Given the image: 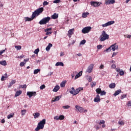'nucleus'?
<instances>
[{
    "instance_id": "52",
    "label": "nucleus",
    "mask_w": 131,
    "mask_h": 131,
    "mask_svg": "<svg viewBox=\"0 0 131 131\" xmlns=\"http://www.w3.org/2000/svg\"><path fill=\"white\" fill-rule=\"evenodd\" d=\"M49 5V2L47 1H44L43 3V6H48Z\"/></svg>"
},
{
    "instance_id": "5",
    "label": "nucleus",
    "mask_w": 131,
    "mask_h": 131,
    "mask_svg": "<svg viewBox=\"0 0 131 131\" xmlns=\"http://www.w3.org/2000/svg\"><path fill=\"white\" fill-rule=\"evenodd\" d=\"M92 30V27H86L83 28L82 30V33L85 34V33H89Z\"/></svg>"
},
{
    "instance_id": "27",
    "label": "nucleus",
    "mask_w": 131,
    "mask_h": 131,
    "mask_svg": "<svg viewBox=\"0 0 131 131\" xmlns=\"http://www.w3.org/2000/svg\"><path fill=\"white\" fill-rule=\"evenodd\" d=\"M66 82H67L66 80L61 82L60 83L61 88H65V84H66Z\"/></svg>"
},
{
    "instance_id": "38",
    "label": "nucleus",
    "mask_w": 131,
    "mask_h": 131,
    "mask_svg": "<svg viewBox=\"0 0 131 131\" xmlns=\"http://www.w3.org/2000/svg\"><path fill=\"white\" fill-rule=\"evenodd\" d=\"M102 91V90H101V89H99V88H98V89H97L96 90V93H97V94H101V92Z\"/></svg>"
},
{
    "instance_id": "62",
    "label": "nucleus",
    "mask_w": 131,
    "mask_h": 131,
    "mask_svg": "<svg viewBox=\"0 0 131 131\" xmlns=\"http://www.w3.org/2000/svg\"><path fill=\"white\" fill-rule=\"evenodd\" d=\"M27 88V86L26 84L23 85V86L21 87V89H26Z\"/></svg>"
},
{
    "instance_id": "9",
    "label": "nucleus",
    "mask_w": 131,
    "mask_h": 131,
    "mask_svg": "<svg viewBox=\"0 0 131 131\" xmlns=\"http://www.w3.org/2000/svg\"><path fill=\"white\" fill-rule=\"evenodd\" d=\"M115 21L114 20L108 21L107 23L102 24L101 26L103 27H107V26H110V25H112L113 24H114Z\"/></svg>"
},
{
    "instance_id": "48",
    "label": "nucleus",
    "mask_w": 131,
    "mask_h": 131,
    "mask_svg": "<svg viewBox=\"0 0 131 131\" xmlns=\"http://www.w3.org/2000/svg\"><path fill=\"white\" fill-rule=\"evenodd\" d=\"M61 2V0H55L53 1L54 4H59Z\"/></svg>"
},
{
    "instance_id": "59",
    "label": "nucleus",
    "mask_w": 131,
    "mask_h": 131,
    "mask_svg": "<svg viewBox=\"0 0 131 131\" xmlns=\"http://www.w3.org/2000/svg\"><path fill=\"white\" fill-rule=\"evenodd\" d=\"M50 34H52V32L47 31L46 32V35H50Z\"/></svg>"
},
{
    "instance_id": "33",
    "label": "nucleus",
    "mask_w": 131,
    "mask_h": 131,
    "mask_svg": "<svg viewBox=\"0 0 131 131\" xmlns=\"http://www.w3.org/2000/svg\"><path fill=\"white\" fill-rule=\"evenodd\" d=\"M14 117V113H11L8 115L7 118L8 119H10V118H12Z\"/></svg>"
},
{
    "instance_id": "39",
    "label": "nucleus",
    "mask_w": 131,
    "mask_h": 131,
    "mask_svg": "<svg viewBox=\"0 0 131 131\" xmlns=\"http://www.w3.org/2000/svg\"><path fill=\"white\" fill-rule=\"evenodd\" d=\"M64 118H65V116H64V115H61L59 116V120H63Z\"/></svg>"
},
{
    "instance_id": "24",
    "label": "nucleus",
    "mask_w": 131,
    "mask_h": 131,
    "mask_svg": "<svg viewBox=\"0 0 131 131\" xmlns=\"http://www.w3.org/2000/svg\"><path fill=\"white\" fill-rule=\"evenodd\" d=\"M120 93H121V90H118L117 91L115 92L114 96H118V95H119Z\"/></svg>"
},
{
    "instance_id": "58",
    "label": "nucleus",
    "mask_w": 131,
    "mask_h": 131,
    "mask_svg": "<svg viewBox=\"0 0 131 131\" xmlns=\"http://www.w3.org/2000/svg\"><path fill=\"white\" fill-rule=\"evenodd\" d=\"M50 30H52V28H48L45 30V32H47L48 31H50Z\"/></svg>"
},
{
    "instance_id": "3",
    "label": "nucleus",
    "mask_w": 131,
    "mask_h": 131,
    "mask_svg": "<svg viewBox=\"0 0 131 131\" xmlns=\"http://www.w3.org/2000/svg\"><path fill=\"white\" fill-rule=\"evenodd\" d=\"M100 41H105V40L107 39H109V35L106 33V31H103L102 32V34L100 35Z\"/></svg>"
},
{
    "instance_id": "64",
    "label": "nucleus",
    "mask_w": 131,
    "mask_h": 131,
    "mask_svg": "<svg viewBox=\"0 0 131 131\" xmlns=\"http://www.w3.org/2000/svg\"><path fill=\"white\" fill-rule=\"evenodd\" d=\"M63 56H64V52H60V57H63Z\"/></svg>"
},
{
    "instance_id": "35",
    "label": "nucleus",
    "mask_w": 131,
    "mask_h": 131,
    "mask_svg": "<svg viewBox=\"0 0 131 131\" xmlns=\"http://www.w3.org/2000/svg\"><path fill=\"white\" fill-rule=\"evenodd\" d=\"M40 72V69H36L34 71V74H37V73H38V72Z\"/></svg>"
},
{
    "instance_id": "32",
    "label": "nucleus",
    "mask_w": 131,
    "mask_h": 131,
    "mask_svg": "<svg viewBox=\"0 0 131 131\" xmlns=\"http://www.w3.org/2000/svg\"><path fill=\"white\" fill-rule=\"evenodd\" d=\"M109 88H110V89H114V88H115V83H111V84L109 85Z\"/></svg>"
},
{
    "instance_id": "26",
    "label": "nucleus",
    "mask_w": 131,
    "mask_h": 131,
    "mask_svg": "<svg viewBox=\"0 0 131 131\" xmlns=\"http://www.w3.org/2000/svg\"><path fill=\"white\" fill-rule=\"evenodd\" d=\"M33 115H34V118L36 119L39 117L40 114H39V113H35V114H33Z\"/></svg>"
},
{
    "instance_id": "16",
    "label": "nucleus",
    "mask_w": 131,
    "mask_h": 131,
    "mask_svg": "<svg viewBox=\"0 0 131 131\" xmlns=\"http://www.w3.org/2000/svg\"><path fill=\"white\" fill-rule=\"evenodd\" d=\"M59 90H60V86H59V85H57L53 89V92H54L55 93H57V92H58V91Z\"/></svg>"
},
{
    "instance_id": "41",
    "label": "nucleus",
    "mask_w": 131,
    "mask_h": 131,
    "mask_svg": "<svg viewBox=\"0 0 131 131\" xmlns=\"http://www.w3.org/2000/svg\"><path fill=\"white\" fill-rule=\"evenodd\" d=\"M106 95V92L105 91H101L100 92V95L101 96H105Z\"/></svg>"
},
{
    "instance_id": "57",
    "label": "nucleus",
    "mask_w": 131,
    "mask_h": 131,
    "mask_svg": "<svg viewBox=\"0 0 131 131\" xmlns=\"http://www.w3.org/2000/svg\"><path fill=\"white\" fill-rule=\"evenodd\" d=\"M124 37H127V38H130L131 37V35H125Z\"/></svg>"
},
{
    "instance_id": "53",
    "label": "nucleus",
    "mask_w": 131,
    "mask_h": 131,
    "mask_svg": "<svg viewBox=\"0 0 131 131\" xmlns=\"http://www.w3.org/2000/svg\"><path fill=\"white\" fill-rule=\"evenodd\" d=\"M103 48V46L99 45L97 46V49H98V50H101V49H102Z\"/></svg>"
},
{
    "instance_id": "28",
    "label": "nucleus",
    "mask_w": 131,
    "mask_h": 131,
    "mask_svg": "<svg viewBox=\"0 0 131 131\" xmlns=\"http://www.w3.org/2000/svg\"><path fill=\"white\" fill-rule=\"evenodd\" d=\"M55 66H64V63L62 62H57L55 64Z\"/></svg>"
},
{
    "instance_id": "10",
    "label": "nucleus",
    "mask_w": 131,
    "mask_h": 131,
    "mask_svg": "<svg viewBox=\"0 0 131 131\" xmlns=\"http://www.w3.org/2000/svg\"><path fill=\"white\" fill-rule=\"evenodd\" d=\"M105 4L107 5H113V4H115V0H106L105 1Z\"/></svg>"
},
{
    "instance_id": "4",
    "label": "nucleus",
    "mask_w": 131,
    "mask_h": 131,
    "mask_svg": "<svg viewBox=\"0 0 131 131\" xmlns=\"http://www.w3.org/2000/svg\"><path fill=\"white\" fill-rule=\"evenodd\" d=\"M50 20H51V17L49 16L44 17L40 20L39 24H40V25H46L47 23H49Z\"/></svg>"
},
{
    "instance_id": "13",
    "label": "nucleus",
    "mask_w": 131,
    "mask_h": 131,
    "mask_svg": "<svg viewBox=\"0 0 131 131\" xmlns=\"http://www.w3.org/2000/svg\"><path fill=\"white\" fill-rule=\"evenodd\" d=\"M75 108L79 111V112H80V113H82V112H83L84 109L82 107L78 105H76Z\"/></svg>"
},
{
    "instance_id": "23",
    "label": "nucleus",
    "mask_w": 131,
    "mask_h": 131,
    "mask_svg": "<svg viewBox=\"0 0 131 131\" xmlns=\"http://www.w3.org/2000/svg\"><path fill=\"white\" fill-rule=\"evenodd\" d=\"M21 94H22V91L21 90L17 91L15 93V97H19V96H20V95H21Z\"/></svg>"
},
{
    "instance_id": "51",
    "label": "nucleus",
    "mask_w": 131,
    "mask_h": 131,
    "mask_svg": "<svg viewBox=\"0 0 131 131\" xmlns=\"http://www.w3.org/2000/svg\"><path fill=\"white\" fill-rule=\"evenodd\" d=\"M124 98H126V94H124L121 95V100H123V99H124Z\"/></svg>"
},
{
    "instance_id": "37",
    "label": "nucleus",
    "mask_w": 131,
    "mask_h": 131,
    "mask_svg": "<svg viewBox=\"0 0 131 131\" xmlns=\"http://www.w3.org/2000/svg\"><path fill=\"white\" fill-rule=\"evenodd\" d=\"M111 47H109L108 48L106 49L104 52H106V53H109V52H111Z\"/></svg>"
},
{
    "instance_id": "20",
    "label": "nucleus",
    "mask_w": 131,
    "mask_h": 131,
    "mask_svg": "<svg viewBox=\"0 0 131 131\" xmlns=\"http://www.w3.org/2000/svg\"><path fill=\"white\" fill-rule=\"evenodd\" d=\"M58 17H59V15L56 13H54L53 15H52L51 16V18L52 19H57Z\"/></svg>"
},
{
    "instance_id": "7",
    "label": "nucleus",
    "mask_w": 131,
    "mask_h": 131,
    "mask_svg": "<svg viewBox=\"0 0 131 131\" xmlns=\"http://www.w3.org/2000/svg\"><path fill=\"white\" fill-rule=\"evenodd\" d=\"M91 6H93V7H100V5H102V3L101 2H91L90 3Z\"/></svg>"
},
{
    "instance_id": "29",
    "label": "nucleus",
    "mask_w": 131,
    "mask_h": 131,
    "mask_svg": "<svg viewBox=\"0 0 131 131\" xmlns=\"http://www.w3.org/2000/svg\"><path fill=\"white\" fill-rule=\"evenodd\" d=\"M72 91H70V93L71 95H73V96H74V93H75V89H74V88L72 87L71 88Z\"/></svg>"
},
{
    "instance_id": "43",
    "label": "nucleus",
    "mask_w": 131,
    "mask_h": 131,
    "mask_svg": "<svg viewBox=\"0 0 131 131\" xmlns=\"http://www.w3.org/2000/svg\"><path fill=\"white\" fill-rule=\"evenodd\" d=\"M44 89H46V85L42 84L40 86V90H44Z\"/></svg>"
},
{
    "instance_id": "11",
    "label": "nucleus",
    "mask_w": 131,
    "mask_h": 131,
    "mask_svg": "<svg viewBox=\"0 0 131 131\" xmlns=\"http://www.w3.org/2000/svg\"><path fill=\"white\" fill-rule=\"evenodd\" d=\"M111 48L114 52L116 50H118V45H117L116 43H115L114 45H112L111 46Z\"/></svg>"
},
{
    "instance_id": "50",
    "label": "nucleus",
    "mask_w": 131,
    "mask_h": 131,
    "mask_svg": "<svg viewBox=\"0 0 131 131\" xmlns=\"http://www.w3.org/2000/svg\"><path fill=\"white\" fill-rule=\"evenodd\" d=\"M54 119L55 120H59V116H56L54 117Z\"/></svg>"
},
{
    "instance_id": "61",
    "label": "nucleus",
    "mask_w": 131,
    "mask_h": 131,
    "mask_svg": "<svg viewBox=\"0 0 131 131\" xmlns=\"http://www.w3.org/2000/svg\"><path fill=\"white\" fill-rule=\"evenodd\" d=\"M6 50L0 51V55H2L3 53H5Z\"/></svg>"
},
{
    "instance_id": "46",
    "label": "nucleus",
    "mask_w": 131,
    "mask_h": 131,
    "mask_svg": "<svg viewBox=\"0 0 131 131\" xmlns=\"http://www.w3.org/2000/svg\"><path fill=\"white\" fill-rule=\"evenodd\" d=\"M111 68L112 69H115V68H116V64H112V65L111 66Z\"/></svg>"
},
{
    "instance_id": "40",
    "label": "nucleus",
    "mask_w": 131,
    "mask_h": 131,
    "mask_svg": "<svg viewBox=\"0 0 131 131\" xmlns=\"http://www.w3.org/2000/svg\"><path fill=\"white\" fill-rule=\"evenodd\" d=\"M118 124H119V125H124V122H123V121H119Z\"/></svg>"
},
{
    "instance_id": "2",
    "label": "nucleus",
    "mask_w": 131,
    "mask_h": 131,
    "mask_svg": "<svg viewBox=\"0 0 131 131\" xmlns=\"http://www.w3.org/2000/svg\"><path fill=\"white\" fill-rule=\"evenodd\" d=\"M45 124H46V119H42L40 121L37 126V127L35 128V130H39V129H43L45 127Z\"/></svg>"
},
{
    "instance_id": "19",
    "label": "nucleus",
    "mask_w": 131,
    "mask_h": 131,
    "mask_svg": "<svg viewBox=\"0 0 131 131\" xmlns=\"http://www.w3.org/2000/svg\"><path fill=\"white\" fill-rule=\"evenodd\" d=\"M52 47H53V44L49 43L48 46L46 48V51H47V52H49V51L51 50Z\"/></svg>"
},
{
    "instance_id": "17",
    "label": "nucleus",
    "mask_w": 131,
    "mask_h": 131,
    "mask_svg": "<svg viewBox=\"0 0 131 131\" xmlns=\"http://www.w3.org/2000/svg\"><path fill=\"white\" fill-rule=\"evenodd\" d=\"M82 75V71L79 72L75 77V79H77L79 77H80Z\"/></svg>"
},
{
    "instance_id": "18",
    "label": "nucleus",
    "mask_w": 131,
    "mask_h": 131,
    "mask_svg": "<svg viewBox=\"0 0 131 131\" xmlns=\"http://www.w3.org/2000/svg\"><path fill=\"white\" fill-rule=\"evenodd\" d=\"M117 72H119L120 75L122 76L124 75V72L122 70H120V69H116Z\"/></svg>"
},
{
    "instance_id": "15",
    "label": "nucleus",
    "mask_w": 131,
    "mask_h": 131,
    "mask_svg": "<svg viewBox=\"0 0 131 131\" xmlns=\"http://www.w3.org/2000/svg\"><path fill=\"white\" fill-rule=\"evenodd\" d=\"M61 98V96H56L54 99V98H53V99L51 101V102L53 103V102H57V101H59V100H60Z\"/></svg>"
},
{
    "instance_id": "44",
    "label": "nucleus",
    "mask_w": 131,
    "mask_h": 131,
    "mask_svg": "<svg viewBox=\"0 0 131 131\" xmlns=\"http://www.w3.org/2000/svg\"><path fill=\"white\" fill-rule=\"evenodd\" d=\"M62 108L63 109H69V108H70V106L67 105L66 106H63Z\"/></svg>"
},
{
    "instance_id": "31",
    "label": "nucleus",
    "mask_w": 131,
    "mask_h": 131,
    "mask_svg": "<svg viewBox=\"0 0 131 131\" xmlns=\"http://www.w3.org/2000/svg\"><path fill=\"white\" fill-rule=\"evenodd\" d=\"M21 115L22 116H24L25 114H26V110H21Z\"/></svg>"
},
{
    "instance_id": "55",
    "label": "nucleus",
    "mask_w": 131,
    "mask_h": 131,
    "mask_svg": "<svg viewBox=\"0 0 131 131\" xmlns=\"http://www.w3.org/2000/svg\"><path fill=\"white\" fill-rule=\"evenodd\" d=\"M104 123H105V121L101 120L99 122V125H101V124H104Z\"/></svg>"
},
{
    "instance_id": "60",
    "label": "nucleus",
    "mask_w": 131,
    "mask_h": 131,
    "mask_svg": "<svg viewBox=\"0 0 131 131\" xmlns=\"http://www.w3.org/2000/svg\"><path fill=\"white\" fill-rule=\"evenodd\" d=\"M17 58H20V59H22V58H24V55H20L19 56H18Z\"/></svg>"
},
{
    "instance_id": "14",
    "label": "nucleus",
    "mask_w": 131,
    "mask_h": 131,
    "mask_svg": "<svg viewBox=\"0 0 131 131\" xmlns=\"http://www.w3.org/2000/svg\"><path fill=\"white\" fill-rule=\"evenodd\" d=\"M101 101V98H100V96L99 95H97L96 96V97H95L94 99V101L95 102V103H99Z\"/></svg>"
},
{
    "instance_id": "12",
    "label": "nucleus",
    "mask_w": 131,
    "mask_h": 131,
    "mask_svg": "<svg viewBox=\"0 0 131 131\" xmlns=\"http://www.w3.org/2000/svg\"><path fill=\"white\" fill-rule=\"evenodd\" d=\"M82 90H83V88H79L76 89L74 93V96H76V95H77V94H79V92H80L81 91H82Z\"/></svg>"
},
{
    "instance_id": "8",
    "label": "nucleus",
    "mask_w": 131,
    "mask_h": 131,
    "mask_svg": "<svg viewBox=\"0 0 131 131\" xmlns=\"http://www.w3.org/2000/svg\"><path fill=\"white\" fill-rule=\"evenodd\" d=\"M27 95L29 96V98H31L32 97H35V96H36V92H28L27 93Z\"/></svg>"
},
{
    "instance_id": "34",
    "label": "nucleus",
    "mask_w": 131,
    "mask_h": 131,
    "mask_svg": "<svg viewBox=\"0 0 131 131\" xmlns=\"http://www.w3.org/2000/svg\"><path fill=\"white\" fill-rule=\"evenodd\" d=\"M89 13L88 12L83 13L82 15V18H86V17L88 16V15H89Z\"/></svg>"
},
{
    "instance_id": "6",
    "label": "nucleus",
    "mask_w": 131,
    "mask_h": 131,
    "mask_svg": "<svg viewBox=\"0 0 131 131\" xmlns=\"http://www.w3.org/2000/svg\"><path fill=\"white\" fill-rule=\"evenodd\" d=\"M94 68V64H91L86 70V73H92L93 72V69Z\"/></svg>"
},
{
    "instance_id": "42",
    "label": "nucleus",
    "mask_w": 131,
    "mask_h": 131,
    "mask_svg": "<svg viewBox=\"0 0 131 131\" xmlns=\"http://www.w3.org/2000/svg\"><path fill=\"white\" fill-rule=\"evenodd\" d=\"M96 84H97L96 82H92L91 84L92 88H94V86H96Z\"/></svg>"
},
{
    "instance_id": "45",
    "label": "nucleus",
    "mask_w": 131,
    "mask_h": 131,
    "mask_svg": "<svg viewBox=\"0 0 131 131\" xmlns=\"http://www.w3.org/2000/svg\"><path fill=\"white\" fill-rule=\"evenodd\" d=\"M39 52V49L37 48V49H35L34 53V54H38V52Z\"/></svg>"
},
{
    "instance_id": "47",
    "label": "nucleus",
    "mask_w": 131,
    "mask_h": 131,
    "mask_svg": "<svg viewBox=\"0 0 131 131\" xmlns=\"http://www.w3.org/2000/svg\"><path fill=\"white\" fill-rule=\"evenodd\" d=\"M86 42V41L85 39L81 41V42H80V45H84Z\"/></svg>"
},
{
    "instance_id": "56",
    "label": "nucleus",
    "mask_w": 131,
    "mask_h": 131,
    "mask_svg": "<svg viewBox=\"0 0 131 131\" xmlns=\"http://www.w3.org/2000/svg\"><path fill=\"white\" fill-rule=\"evenodd\" d=\"M116 55H117V52H114L113 53L112 56V58H113L114 57H115V56H116Z\"/></svg>"
},
{
    "instance_id": "22",
    "label": "nucleus",
    "mask_w": 131,
    "mask_h": 131,
    "mask_svg": "<svg viewBox=\"0 0 131 131\" xmlns=\"http://www.w3.org/2000/svg\"><path fill=\"white\" fill-rule=\"evenodd\" d=\"M74 30V29H70L68 31V34H69V36L70 38L71 37V36L72 35V34L73 33Z\"/></svg>"
},
{
    "instance_id": "21",
    "label": "nucleus",
    "mask_w": 131,
    "mask_h": 131,
    "mask_svg": "<svg viewBox=\"0 0 131 131\" xmlns=\"http://www.w3.org/2000/svg\"><path fill=\"white\" fill-rule=\"evenodd\" d=\"M14 83H16V80H12L10 83L9 85L8 86V88H11L13 84H14Z\"/></svg>"
},
{
    "instance_id": "25",
    "label": "nucleus",
    "mask_w": 131,
    "mask_h": 131,
    "mask_svg": "<svg viewBox=\"0 0 131 131\" xmlns=\"http://www.w3.org/2000/svg\"><path fill=\"white\" fill-rule=\"evenodd\" d=\"M0 64L2 66H7V61L6 60H2L0 61Z\"/></svg>"
},
{
    "instance_id": "36",
    "label": "nucleus",
    "mask_w": 131,
    "mask_h": 131,
    "mask_svg": "<svg viewBox=\"0 0 131 131\" xmlns=\"http://www.w3.org/2000/svg\"><path fill=\"white\" fill-rule=\"evenodd\" d=\"M15 48L17 50V51H20L21 49V46H15Z\"/></svg>"
},
{
    "instance_id": "49",
    "label": "nucleus",
    "mask_w": 131,
    "mask_h": 131,
    "mask_svg": "<svg viewBox=\"0 0 131 131\" xmlns=\"http://www.w3.org/2000/svg\"><path fill=\"white\" fill-rule=\"evenodd\" d=\"M6 78H7L6 77H5L4 76H2V78H1V81H4L6 80Z\"/></svg>"
},
{
    "instance_id": "1",
    "label": "nucleus",
    "mask_w": 131,
    "mask_h": 131,
    "mask_svg": "<svg viewBox=\"0 0 131 131\" xmlns=\"http://www.w3.org/2000/svg\"><path fill=\"white\" fill-rule=\"evenodd\" d=\"M43 12V8L41 7L39 9L36 10L34 12H33L32 14L31 18H29L28 17L25 18V21L26 22H27L28 21H32L35 18V17H37V16H39V15H40L41 13Z\"/></svg>"
},
{
    "instance_id": "54",
    "label": "nucleus",
    "mask_w": 131,
    "mask_h": 131,
    "mask_svg": "<svg viewBox=\"0 0 131 131\" xmlns=\"http://www.w3.org/2000/svg\"><path fill=\"white\" fill-rule=\"evenodd\" d=\"M25 65V62H21L19 66H20V67H23V66H24Z\"/></svg>"
},
{
    "instance_id": "30",
    "label": "nucleus",
    "mask_w": 131,
    "mask_h": 131,
    "mask_svg": "<svg viewBox=\"0 0 131 131\" xmlns=\"http://www.w3.org/2000/svg\"><path fill=\"white\" fill-rule=\"evenodd\" d=\"M85 77L89 82L92 81V77L91 76H86Z\"/></svg>"
},
{
    "instance_id": "63",
    "label": "nucleus",
    "mask_w": 131,
    "mask_h": 131,
    "mask_svg": "<svg viewBox=\"0 0 131 131\" xmlns=\"http://www.w3.org/2000/svg\"><path fill=\"white\" fill-rule=\"evenodd\" d=\"M130 106H131V101H130V102L129 101V102H128V103H127V106H128V107H130Z\"/></svg>"
}]
</instances>
